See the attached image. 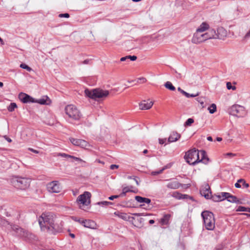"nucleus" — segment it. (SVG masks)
<instances>
[{
  "label": "nucleus",
  "instance_id": "f257e3e1",
  "mask_svg": "<svg viewBox=\"0 0 250 250\" xmlns=\"http://www.w3.org/2000/svg\"><path fill=\"white\" fill-rule=\"evenodd\" d=\"M233 36V32H194L192 42L198 44L211 39L224 40L226 37H231Z\"/></svg>",
  "mask_w": 250,
  "mask_h": 250
},
{
  "label": "nucleus",
  "instance_id": "f03ea898",
  "mask_svg": "<svg viewBox=\"0 0 250 250\" xmlns=\"http://www.w3.org/2000/svg\"><path fill=\"white\" fill-rule=\"evenodd\" d=\"M184 159L188 164L193 166L199 162L207 164L209 161L205 150H198L195 148L188 151L185 154Z\"/></svg>",
  "mask_w": 250,
  "mask_h": 250
},
{
  "label": "nucleus",
  "instance_id": "7ed1b4c3",
  "mask_svg": "<svg viewBox=\"0 0 250 250\" xmlns=\"http://www.w3.org/2000/svg\"><path fill=\"white\" fill-rule=\"evenodd\" d=\"M39 225L42 230L47 231L48 228L53 225L55 222L54 216L52 213H43L38 219Z\"/></svg>",
  "mask_w": 250,
  "mask_h": 250
},
{
  "label": "nucleus",
  "instance_id": "20e7f679",
  "mask_svg": "<svg viewBox=\"0 0 250 250\" xmlns=\"http://www.w3.org/2000/svg\"><path fill=\"white\" fill-rule=\"evenodd\" d=\"M201 216L206 229L208 230H213L215 228V219L213 213L209 211H204L202 212Z\"/></svg>",
  "mask_w": 250,
  "mask_h": 250
},
{
  "label": "nucleus",
  "instance_id": "39448f33",
  "mask_svg": "<svg viewBox=\"0 0 250 250\" xmlns=\"http://www.w3.org/2000/svg\"><path fill=\"white\" fill-rule=\"evenodd\" d=\"M30 182V179L21 177H15L11 181L14 187L22 190H24L29 187Z\"/></svg>",
  "mask_w": 250,
  "mask_h": 250
},
{
  "label": "nucleus",
  "instance_id": "423d86ee",
  "mask_svg": "<svg viewBox=\"0 0 250 250\" xmlns=\"http://www.w3.org/2000/svg\"><path fill=\"white\" fill-rule=\"evenodd\" d=\"M84 93L87 97L96 100L97 98L107 97L109 94V92L108 90H104L100 88L94 89L92 90L86 89L84 90Z\"/></svg>",
  "mask_w": 250,
  "mask_h": 250
},
{
  "label": "nucleus",
  "instance_id": "0eeeda50",
  "mask_svg": "<svg viewBox=\"0 0 250 250\" xmlns=\"http://www.w3.org/2000/svg\"><path fill=\"white\" fill-rule=\"evenodd\" d=\"M65 112L68 116L74 120H79L80 119L82 114L76 106L73 104H69L66 106Z\"/></svg>",
  "mask_w": 250,
  "mask_h": 250
},
{
  "label": "nucleus",
  "instance_id": "6e6552de",
  "mask_svg": "<svg viewBox=\"0 0 250 250\" xmlns=\"http://www.w3.org/2000/svg\"><path fill=\"white\" fill-rule=\"evenodd\" d=\"M228 112L229 114L238 117H243L246 114L244 107L238 104L231 106L229 108Z\"/></svg>",
  "mask_w": 250,
  "mask_h": 250
},
{
  "label": "nucleus",
  "instance_id": "1a4fd4ad",
  "mask_svg": "<svg viewBox=\"0 0 250 250\" xmlns=\"http://www.w3.org/2000/svg\"><path fill=\"white\" fill-rule=\"evenodd\" d=\"M91 194L88 191H84L83 194L79 195L77 199V202L83 205L88 206L90 203Z\"/></svg>",
  "mask_w": 250,
  "mask_h": 250
},
{
  "label": "nucleus",
  "instance_id": "9d476101",
  "mask_svg": "<svg viewBox=\"0 0 250 250\" xmlns=\"http://www.w3.org/2000/svg\"><path fill=\"white\" fill-rule=\"evenodd\" d=\"M47 189L49 192L59 193L61 190L60 185L57 181H53L47 185Z\"/></svg>",
  "mask_w": 250,
  "mask_h": 250
},
{
  "label": "nucleus",
  "instance_id": "9b49d317",
  "mask_svg": "<svg viewBox=\"0 0 250 250\" xmlns=\"http://www.w3.org/2000/svg\"><path fill=\"white\" fill-rule=\"evenodd\" d=\"M69 140L73 145L82 148H85L89 146V143L84 140L70 138Z\"/></svg>",
  "mask_w": 250,
  "mask_h": 250
},
{
  "label": "nucleus",
  "instance_id": "f8f14e48",
  "mask_svg": "<svg viewBox=\"0 0 250 250\" xmlns=\"http://www.w3.org/2000/svg\"><path fill=\"white\" fill-rule=\"evenodd\" d=\"M19 98L23 103H35V99L26 93H20L19 95Z\"/></svg>",
  "mask_w": 250,
  "mask_h": 250
},
{
  "label": "nucleus",
  "instance_id": "ddd939ff",
  "mask_svg": "<svg viewBox=\"0 0 250 250\" xmlns=\"http://www.w3.org/2000/svg\"><path fill=\"white\" fill-rule=\"evenodd\" d=\"M63 225L61 223L60 224H55L53 222V225H51L49 228H48L47 231L51 233L55 234L57 232H60L62 231Z\"/></svg>",
  "mask_w": 250,
  "mask_h": 250
},
{
  "label": "nucleus",
  "instance_id": "4468645a",
  "mask_svg": "<svg viewBox=\"0 0 250 250\" xmlns=\"http://www.w3.org/2000/svg\"><path fill=\"white\" fill-rule=\"evenodd\" d=\"M200 194L202 196L205 197V198L207 199H209L210 198L211 192L208 185H206L204 187L202 188L201 189Z\"/></svg>",
  "mask_w": 250,
  "mask_h": 250
},
{
  "label": "nucleus",
  "instance_id": "2eb2a0df",
  "mask_svg": "<svg viewBox=\"0 0 250 250\" xmlns=\"http://www.w3.org/2000/svg\"><path fill=\"white\" fill-rule=\"evenodd\" d=\"M153 103L149 100H144L139 104V107L141 110H147L150 109L153 105Z\"/></svg>",
  "mask_w": 250,
  "mask_h": 250
},
{
  "label": "nucleus",
  "instance_id": "dca6fc26",
  "mask_svg": "<svg viewBox=\"0 0 250 250\" xmlns=\"http://www.w3.org/2000/svg\"><path fill=\"white\" fill-rule=\"evenodd\" d=\"M82 225L85 228L93 229H95L96 226L95 222L91 220H84L82 222Z\"/></svg>",
  "mask_w": 250,
  "mask_h": 250
},
{
  "label": "nucleus",
  "instance_id": "f3484780",
  "mask_svg": "<svg viewBox=\"0 0 250 250\" xmlns=\"http://www.w3.org/2000/svg\"><path fill=\"white\" fill-rule=\"evenodd\" d=\"M135 199L137 202L143 204L140 205L141 207L144 206L145 203L149 204L151 202V200L150 199L146 197H143L140 196H136L135 197Z\"/></svg>",
  "mask_w": 250,
  "mask_h": 250
},
{
  "label": "nucleus",
  "instance_id": "a211bd4d",
  "mask_svg": "<svg viewBox=\"0 0 250 250\" xmlns=\"http://www.w3.org/2000/svg\"><path fill=\"white\" fill-rule=\"evenodd\" d=\"M181 137V135L177 133L176 131H172L168 138V142L169 143H172L177 141L178 140H179Z\"/></svg>",
  "mask_w": 250,
  "mask_h": 250
},
{
  "label": "nucleus",
  "instance_id": "6ab92c4d",
  "mask_svg": "<svg viewBox=\"0 0 250 250\" xmlns=\"http://www.w3.org/2000/svg\"><path fill=\"white\" fill-rule=\"evenodd\" d=\"M176 194L174 196L178 199H190L193 201V198L192 196H190L187 194H183L179 192H176Z\"/></svg>",
  "mask_w": 250,
  "mask_h": 250
},
{
  "label": "nucleus",
  "instance_id": "aec40b11",
  "mask_svg": "<svg viewBox=\"0 0 250 250\" xmlns=\"http://www.w3.org/2000/svg\"><path fill=\"white\" fill-rule=\"evenodd\" d=\"M181 186V184H180L179 182H178L176 181H171L169 183H168L167 187L168 188L170 189H177L179 188Z\"/></svg>",
  "mask_w": 250,
  "mask_h": 250
},
{
  "label": "nucleus",
  "instance_id": "412c9836",
  "mask_svg": "<svg viewBox=\"0 0 250 250\" xmlns=\"http://www.w3.org/2000/svg\"><path fill=\"white\" fill-rule=\"evenodd\" d=\"M35 103L41 104H49L50 103V100L47 96H45L38 100L35 99Z\"/></svg>",
  "mask_w": 250,
  "mask_h": 250
},
{
  "label": "nucleus",
  "instance_id": "4be33fe9",
  "mask_svg": "<svg viewBox=\"0 0 250 250\" xmlns=\"http://www.w3.org/2000/svg\"><path fill=\"white\" fill-rule=\"evenodd\" d=\"M170 216V215L169 214L164 215L163 217L160 219V223L162 225H167L168 223Z\"/></svg>",
  "mask_w": 250,
  "mask_h": 250
},
{
  "label": "nucleus",
  "instance_id": "5701e85b",
  "mask_svg": "<svg viewBox=\"0 0 250 250\" xmlns=\"http://www.w3.org/2000/svg\"><path fill=\"white\" fill-rule=\"evenodd\" d=\"M12 229L13 230L17 233L19 235L21 236L24 235V234H22V232L24 233L23 229L21 228L20 227L17 225H14L12 227Z\"/></svg>",
  "mask_w": 250,
  "mask_h": 250
},
{
  "label": "nucleus",
  "instance_id": "b1692460",
  "mask_svg": "<svg viewBox=\"0 0 250 250\" xmlns=\"http://www.w3.org/2000/svg\"><path fill=\"white\" fill-rule=\"evenodd\" d=\"M209 28V25L205 22H203L197 29L196 31H205Z\"/></svg>",
  "mask_w": 250,
  "mask_h": 250
},
{
  "label": "nucleus",
  "instance_id": "393cba45",
  "mask_svg": "<svg viewBox=\"0 0 250 250\" xmlns=\"http://www.w3.org/2000/svg\"><path fill=\"white\" fill-rule=\"evenodd\" d=\"M114 214L124 220H126L127 219V214L125 213L119 211H117L114 212Z\"/></svg>",
  "mask_w": 250,
  "mask_h": 250
},
{
  "label": "nucleus",
  "instance_id": "a878e982",
  "mask_svg": "<svg viewBox=\"0 0 250 250\" xmlns=\"http://www.w3.org/2000/svg\"><path fill=\"white\" fill-rule=\"evenodd\" d=\"M210 199H211L214 202H220L221 201V198L220 197V195H210Z\"/></svg>",
  "mask_w": 250,
  "mask_h": 250
},
{
  "label": "nucleus",
  "instance_id": "bb28decb",
  "mask_svg": "<svg viewBox=\"0 0 250 250\" xmlns=\"http://www.w3.org/2000/svg\"><path fill=\"white\" fill-rule=\"evenodd\" d=\"M165 86L168 89L174 91L175 90V87L173 85L172 83L170 82H167L165 84Z\"/></svg>",
  "mask_w": 250,
  "mask_h": 250
},
{
  "label": "nucleus",
  "instance_id": "cd10ccee",
  "mask_svg": "<svg viewBox=\"0 0 250 250\" xmlns=\"http://www.w3.org/2000/svg\"><path fill=\"white\" fill-rule=\"evenodd\" d=\"M157 36L155 34L152 35L151 36H146L144 37L143 41L145 42H148L150 41L154 40L156 38Z\"/></svg>",
  "mask_w": 250,
  "mask_h": 250
},
{
  "label": "nucleus",
  "instance_id": "c85d7f7f",
  "mask_svg": "<svg viewBox=\"0 0 250 250\" xmlns=\"http://www.w3.org/2000/svg\"><path fill=\"white\" fill-rule=\"evenodd\" d=\"M236 196L232 195L229 193V195L228 196L227 200L230 203H234V202H236Z\"/></svg>",
  "mask_w": 250,
  "mask_h": 250
},
{
  "label": "nucleus",
  "instance_id": "c756f323",
  "mask_svg": "<svg viewBox=\"0 0 250 250\" xmlns=\"http://www.w3.org/2000/svg\"><path fill=\"white\" fill-rule=\"evenodd\" d=\"M209 112L210 114L214 113L216 111V105L214 104H212L208 108Z\"/></svg>",
  "mask_w": 250,
  "mask_h": 250
},
{
  "label": "nucleus",
  "instance_id": "7c9ffc66",
  "mask_svg": "<svg viewBox=\"0 0 250 250\" xmlns=\"http://www.w3.org/2000/svg\"><path fill=\"white\" fill-rule=\"evenodd\" d=\"M17 107V105L16 103H10V105L7 107V109L9 111L12 112Z\"/></svg>",
  "mask_w": 250,
  "mask_h": 250
},
{
  "label": "nucleus",
  "instance_id": "2f4dec72",
  "mask_svg": "<svg viewBox=\"0 0 250 250\" xmlns=\"http://www.w3.org/2000/svg\"><path fill=\"white\" fill-rule=\"evenodd\" d=\"M97 204L102 206H107L109 205H113V203L108 201H102L98 202Z\"/></svg>",
  "mask_w": 250,
  "mask_h": 250
},
{
  "label": "nucleus",
  "instance_id": "473e14b6",
  "mask_svg": "<svg viewBox=\"0 0 250 250\" xmlns=\"http://www.w3.org/2000/svg\"><path fill=\"white\" fill-rule=\"evenodd\" d=\"M132 188V186H130V187H125L123 188L122 190L125 192L126 193L129 192L136 193V191L135 190L131 189Z\"/></svg>",
  "mask_w": 250,
  "mask_h": 250
},
{
  "label": "nucleus",
  "instance_id": "72a5a7b5",
  "mask_svg": "<svg viewBox=\"0 0 250 250\" xmlns=\"http://www.w3.org/2000/svg\"><path fill=\"white\" fill-rule=\"evenodd\" d=\"M220 197L221 198V201L227 199L228 196L229 195V192H222L220 193Z\"/></svg>",
  "mask_w": 250,
  "mask_h": 250
},
{
  "label": "nucleus",
  "instance_id": "f704fd0d",
  "mask_svg": "<svg viewBox=\"0 0 250 250\" xmlns=\"http://www.w3.org/2000/svg\"><path fill=\"white\" fill-rule=\"evenodd\" d=\"M238 182H240L242 184L243 188H248L249 187V184L246 182V181L244 179H240L238 180Z\"/></svg>",
  "mask_w": 250,
  "mask_h": 250
},
{
  "label": "nucleus",
  "instance_id": "c9c22d12",
  "mask_svg": "<svg viewBox=\"0 0 250 250\" xmlns=\"http://www.w3.org/2000/svg\"><path fill=\"white\" fill-rule=\"evenodd\" d=\"M20 66L21 68L26 69L29 72H30L32 70L31 67H30L27 65L23 63H21Z\"/></svg>",
  "mask_w": 250,
  "mask_h": 250
},
{
  "label": "nucleus",
  "instance_id": "e433bc0d",
  "mask_svg": "<svg viewBox=\"0 0 250 250\" xmlns=\"http://www.w3.org/2000/svg\"><path fill=\"white\" fill-rule=\"evenodd\" d=\"M71 218H72V219L73 221H74L75 222H78V223H79L81 225H82V222L83 221H84V220L82 219L81 218H78V217H77L76 216H72Z\"/></svg>",
  "mask_w": 250,
  "mask_h": 250
},
{
  "label": "nucleus",
  "instance_id": "4c0bfd02",
  "mask_svg": "<svg viewBox=\"0 0 250 250\" xmlns=\"http://www.w3.org/2000/svg\"><path fill=\"white\" fill-rule=\"evenodd\" d=\"M194 123V120L192 118H188L185 123V126H190L192 123Z\"/></svg>",
  "mask_w": 250,
  "mask_h": 250
},
{
  "label": "nucleus",
  "instance_id": "58836bf2",
  "mask_svg": "<svg viewBox=\"0 0 250 250\" xmlns=\"http://www.w3.org/2000/svg\"><path fill=\"white\" fill-rule=\"evenodd\" d=\"M58 156L70 158H72V157H73V156L64 153H58Z\"/></svg>",
  "mask_w": 250,
  "mask_h": 250
},
{
  "label": "nucleus",
  "instance_id": "ea45409f",
  "mask_svg": "<svg viewBox=\"0 0 250 250\" xmlns=\"http://www.w3.org/2000/svg\"><path fill=\"white\" fill-rule=\"evenodd\" d=\"M198 95H199L198 93H197L196 94H189L186 92L185 94V96L187 98H190V97H195L198 96Z\"/></svg>",
  "mask_w": 250,
  "mask_h": 250
},
{
  "label": "nucleus",
  "instance_id": "a19ab883",
  "mask_svg": "<svg viewBox=\"0 0 250 250\" xmlns=\"http://www.w3.org/2000/svg\"><path fill=\"white\" fill-rule=\"evenodd\" d=\"M247 208L245 207L239 206L236 209V211H247Z\"/></svg>",
  "mask_w": 250,
  "mask_h": 250
},
{
  "label": "nucleus",
  "instance_id": "79ce46f5",
  "mask_svg": "<svg viewBox=\"0 0 250 250\" xmlns=\"http://www.w3.org/2000/svg\"><path fill=\"white\" fill-rule=\"evenodd\" d=\"M227 87L228 89H232L235 90L236 89L235 86H232L231 83L230 82H228L227 83Z\"/></svg>",
  "mask_w": 250,
  "mask_h": 250
},
{
  "label": "nucleus",
  "instance_id": "37998d69",
  "mask_svg": "<svg viewBox=\"0 0 250 250\" xmlns=\"http://www.w3.org/2000/svg\"><path fill=\"white\" fill-rule=\"evenodd\" d=\"M127 57H128V60L129 59L131 61H134L136 60V59L137 58V56H136L135 55H133V56L129 55V56H127Z\"/></svg>",
  "mask_w": 250,
  "mask_h": 250
},
{
  "label": "nucleus",
  "instance_id": "c03bdc74",
  "mask_svg": "<svg viewBox=\"0 0 250 250\" xmlns=\"http://www.w3.org/2000/svg\"><path fill=\"white\" fill-rule=\"evenodd\" d=\"M72 158L74 160H75L76 161H78V162H83V163H85V161L83 160L80 158H78V157H77L73 156V157H72Z\"/></svg>",
  "mask_w": 250,
  "mask_h": 250
},
{
  "label": "nucleus",
  "instance_id": "a18cd8bd",
  "mask_svg": "<svg viewBox=\"0 0 250 250\" xmlns=\"http://www.w3.org/2000/svg\"><path fill=\"white\" fill-rule=\"evenodd\" d=\"M59 17L60 18H68L69 17V15L68 13L60 14H59Z\"/></svg>",
  "mask_w": 250,
  "mask_h": 250
},
{
  "label": "nucleus",
  "instance_id": "49530a36",
  "mask_svg": "<svg viewBox=\"0 0 250 250\" xmlns=\"http://www.w3.org/2000/svg\"><path fill=\"white\" fill-rule=\"evenodd\" d=\"M118 167H119L118 165H114V164L111 165L110 166V168L112 170L118 168Z\"/></svg>",
  "mask_w": 250,
  "mask_h": 250
},
{
  "label": "nucleus",
  "instance_id": "de8ad7c7",
  "mask_svg": "<svg viewBox=\"0 0 250 250\" xmlns=\"http://www.w3.org/2000/svg\"><path fill=\"white\" fill-rule=\"evenodd\" d=\"M119 198V196L118 195H112V196H110V197H108V199L110 200H114V199H116V198Z\"/></svg>",
  "mask_w": 250,
  "mask_h": 250
},
{
  "label": "nucleus",
  "instance_id": "09e8293b",
  "mask_svg": "<svg viewBox=\"0 0 250 250\" xmlns=\"http://www.w3.org/2000/svg\"><path fill=\"white\" fill-rule=\"evenodd\" d=\"M166 140H167V139L166 138H165V139H159V144H161V145H163V144H165L166 143Z\"/></svg>",
  "mask_w": 250,
  "mask_h": 250
},
{
  "label": "nucleus",
  "instance_id": "8fccbe9b",
  "mask_svg": "<svg viewBox=\"0 0 250 250\" xmlns=\"http://www.w3.org/2000/svg\"><path fill=\"white\" fill-rule=\"evenodd\" d=\"M225 155L226 156H228L230 158L233 157L236 155L235 154L232 153H227Z\"/></svg>",
  "mask_w": 250,
  "mask_h": 250
},
{
  "label": "nucleus",
  "instance_id": "3c124183",
  "mask_svg": "<svg viewBox=\"0 0 250 250\" xmlns=\"http://www.w3.org/2000/svg\"><path fill=\"white\" fill-rule=\"evenodd\" d=\"M235 187L236 188H241V185L240 182H238V180L237 182L235 184Z\"/></svg>",
  "mask_w": 250,
  "mask_h": 250
},
{
  "label": "nucleus",
  "instance_id": "603ef678",
  "mask_svg": "<svg viewBox=\"0 0 250 250\" xmlns=\"http://www.w3.org/2000/svg\"><path fill=\"white\" fill-rule=\"evenodd\" d=\"M126 60H127V61L128 62V59L127 56H126L125 57H122L120 59V61H121V62H124Z\"/></svg>",
  "mask_w": 250,
  "mask_h": 250
},
{
  "label": "nucleus",
  "instance_id": "864d4df0",
  "mask_svg": "<svg viewBox=\"0 0 250 250\" xmlns=\"http://www.w3.org/2000/svg\"><path fill=\"white\" fill-rule=\"evenodd\" d=\"M235 201L236 202H234V203H236L237 204H242L243 203L242 201L240 199H238L237 198H236Z\"/></svg>",
  "mask_w": 250,
  "mask_h": 250
},
{
  "label": "nucleus",
  "instance_id": "5fc2aeb1",
  "mask_svg": "<svg viewBox=\"0 0 250 250\" xmlns=\"http://www.w3.org/2000/svg\"><path fill=\"white\" fill-rule=\"evenodd\" d=\"M177 90L180 92L182 94H183L184 95H185L186 93V91H185L184 90L182 89L180 87H179L177 89Z\"/></svg>",
  "mask_w": 250,
  "mask_h": 250
},
{
  "label": "nucleus",
  "instance_id": "6e6d98bb",
  "mask_svg": "<svg viewBox=\"0 0 250 250\" xmlns=\"http://www.w3.org/2000/svg\"><path fill=\"white\" fill-rule=\"evenodd\" d=\"M197 101L200 103V104L203 105L204 104V101L202 100L201 98H198L196 99Z\"/></svg>",
  "mask_w": 250,
  "mask_h": 250
},
{
  "label": "nucleus",
  "instance_id": "4d7b16f0",
  "mask_svg": "<svg viewBox=\"0 0 250 250\" xmlns=\"http://www.w3.org/2000/svg\"><path fill=\"white\" fill-rule=\"evenodd\" d=\"M139 80H140L142 83H144L146 81V79L143 77L139 78Z\"/></svg>",
  "mask_w": 250,
  "mask_h": 250
},
{
  "label": "nucleus",
  "instance_id": "13d9d810",
  "mask_svg": "<svg viewBox=\"0 0 250 250\" xmlns=\"http://www.w3.org/2000/svg\"><path fill=\"white\" fill-rule=\"evenodd\" d=\"M138 178L137 177L135 176V177H133V180L135 181L136 185L138 186V185H139V183L138 180Z\"/></svg>",
  "mask_w": 250,
  "mask_h": 250
},
{
  "label": "nucleus",
  "instance_id": "bf43d9fd",
  "mask_svg": "<svg viewBox=\"0 0 250 250\" xmlns=\"http://www.w3.org/2000/svg\"><path fill=\"white\" fill-rule=\"evenodd\" d=\"M28 149H29L30 151H32V152H34V153H39V151H38V150H35V149H33V148H28Z\"/></svg>",
  "mask_w": 250,
  "mask_h": 250
},
{
  "label": "nucleus",
  "instance_id": "052dcab7",
  "mask_svg": "<svg viewBox=\"0 0 250 250\" xmlns=\"http://www.w3.org/2000/svg\"><path fill=\"white\" fill-rule=\"evenodd\" d=\"M126 194V193L125 192H124V191L122 190V192L121 194H120L119 195H118L119 197L125 196Z\"/></svg>",
  "mask_w": 250,
  "mask_h": 250
},
{
  "label": "nucleus",
  "instance_id": "680f3d73",
  "mask_svg": "<svg viewBox=\"0 0 250 250\" xmlns=\"http://www.w3.org/2000/svg\"><path fill=\"white\" fill-rule=\"evenodd\" d=\"M250 37V32H247V33L245 35L244 38L247 39Z\"/></svg>",
  "mask_w": 250,
  "mask_h": 250
},
{
  "label": "nucleus",
  "instance_id": "e2e57ef3",
  "mask_svg": "<svg viewBox=\"0 0 250 250\" xmlns=\"http://www.w3.org/2000/svg\"><path fill=\"white\" fill-rule=\"evenodd\" d=\"M4 137H5V139H6V140L8 142H10H10H12V140H11L10 138H9V137H7L6 136H5Z\"/></svg>",
  "mask_w": 250,
  "mask_h": 250
},
{
  "label": "nucleus",
  "instance_id": "0e129e2a",
  "mask_svg": "<svg viewBox=\"0 0 250 250\" xmlns=\"http://www.w3.org/2000/svg\"><path fill=\"white\" fill-rule=\"evenodd\" d=\"M207 140L209 141H212V138L211 136H208L207 137Z\"/></svg>",
  "mask_w": 250,
  "mask_h": 250
},
{
  "label": "nucleus",
  "instance_id": "69168bd1",
  "mask_svg": "<svg viewBox=\"0 0 250 250\" xmlns=\"http://www.w3.org/2000/svg\"><path fill=\"white\" fill-rule=\"evenodd\" d=\"M242 214L248 217H250V214H249V213H244Z\"/></svg>",
  "mask_w": 250,
  "mask_h": 250
},
{
  "label": "nucleus",
  "instance_id": "338daca9",
  "mask_svg": "<svg viewBox=\"0 0 250 250\" xmlns=\"http://www.w3.org/2000/svg\"><path fill=\"white\" fill-rule=\"evenodd\" d=\"M154 222H155L154 220H152V219L150 220L149 221V223L150 224H154Z\"/></svg>",
  "mask_w": 250,
  "mask_h": 250
},
{
  "label": "nucleus",
  "instance_id": "774afa93",
  "mask_svg": "<svg viewBox=\"0 0 250 250\" xmlns=\"http://www.w3.org/2000/svg\"><path fill=\"white\" fill-rule=\"evenodd\" d=\"M69 235L71 237H72V238H74L75 237V235L73 233H70L69 234Z\"/></svg>",
  "mask_w": 250,
  "mask_h": 250
}]
</instances>
